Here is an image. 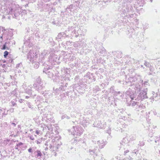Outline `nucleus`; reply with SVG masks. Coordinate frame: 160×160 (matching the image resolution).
<instances>
[{"label": "nucleus", "mask_w": 160, "mask_h": 160, "mask_svg": "<svg viewBox=\"0 0 160 160\" xmlns=\"http://www.w3.org/2000/svg\"><path fill=\"white\" fill-rule=\"evenodd\" d=\"M36 152H37V157L42 156V154L40 151L38 150L36 151Z\"/></svg>", "instance_id": "obj_1"}, {"label": "nucleus", "mask_w": 160, "mask_h": 160, "mask_svg": "<svg viewBox=\"0 0 160 160\" xmlns=\"http://www.w3.org/2000/svg\"><path fill=\"white\" fill-rule=\"evenodd\" d=\"M8 54V51H6L4 53V58H6Z\"/></svg>", "instance_id": "obj_2"}, {"label": "nucleus", "mask_w": 160, "mask_h": 160, "mask_svg": "<svg viewBox=\"0 0 160 160\" xmlns=\"http://www.w3.org/2000/svg\"><path fill=\"white\" fill-rule=\"evenodd\" d=\"M6 49V47L5 44L3 45L2 49L3 50H5Z\"/></svg>", "instance_id": "obj_3"}, {"label": "nucleus", "mask_w": 160, "mask_h": 160, "mask_svg": "<svg viewBox=\"0 0 160 160\" xmlns=\"http://www.w3.org/2000/svg\"><path fill=\"white\" fill-rule=\"evenodd\" d=\"M40 131L38 130H36V133L37 135H38L40 133Z\"/></svg>", "instance_id": "obj_4"}, {"label": "nucleus", "mask_w": 160, "mask_h": 160, "mask_svg": "<svg viewBox=\"0 0 160 160\" xmlns=\"http://www.w3.org/2000/svg\"><path fill=\"white\" fill-rule=\"evenodd\" d=\"M32 149L31 148H29V149H28V151L30 152H32Z\"/></svg>", "instance_id": "obj_5"}, {"label": "nucleus", "mask_w": 160, "mask_h": 160, "mask_svg": "<svg viewBox=\"0 0 160 160\" xmlns=\"http://www.w3.org/2000/svg\"><path fill=\"white\" fill-rule=\"evenodd\" d=\"M149 64L148 63V62H145V63H144V65L145 66H147Z\"/></svg>", "instance_id": "obj_6"}, {"label": "nucleus", "mask_w": 160, "mask_h": 160, "mask_svg": "<svg viewBox=\"0 0 160 160\" xmlns=\"http://www.w3.org/2000/svg\"><path fill=\"white\" fill-rule=\"evenodd\" d=\"M129 150H126V151H125L124 152H125V153H127V152H129Z\"/></svg>", "instance_id": "obj_7"}, {"label": "nucleus", "mask_w": 160, "mask_h": 160, "mask_svg": "<svg viewBox=\"0 0 160 160\" xmlns=\"http://www.w3.org/2000/svg\"><path fill=\"white\" fill-rule=\"evenodd\" d=\"M12 124L13 125H14V126H15V125H16V124H15V123H14L12 122Z\"/></svg>", "instance_id": "obj_8"}, {"label": "nucleus", "mask_w": 160, "mask_h": 160, "mask_svg": "<svg viewBox=\"0 0 160 160\" xmlns=\"http://www.w3.org/2000/svg\"><path fill=\"white\" fill-rule=\"evenodd\" d=\"M66 117V116H64L62 117V119H63Z\"/></svg>", "instance_id": "obj_9"}, {"label": "nucleus", "mask_w": 160, "mask_h": 160, "mask_svg": "<svg viewBox=\"0 0 160 160\" xmlns=\"http://www.w3.org/2000/svg\"><path fill=\"white\" fill-rule=\"evenodd\" d=\"M29 98V97H28V96H27L26 97V98Z\"/></svg>", "instance_id": "obj_10"}, {"label": "nucleus", "mask_w": 160, "mask_h": 160, "mask_svg": "<svg viewBox=\"0 0 160 160\" xmlns=\"http://www.w3.org/2000/svg\"><path fill=\"white\" fill-rule=\"evenodd\" d=\"M67 116V118L68 119H69V117H68V116Z\"/></svg>", "instance_id": "obj_11"}, {"label": "nucleus", "mask_w": 160, "mask_h": 160, "mask_svg": "<svg viewBox=\"0 0 160 160\" xmlns=\"http://www.w3.org/2000/svg\"><path fill=\"white\" fill-rule=\"evenodd\" d=\"M93 153H94V151H91Z\"/></svg>", "instance_id": "obj_12"}, {"label": "nucleus", "mask_w": 160, "mask_h": 160, "mask_svg": "<svg viewBox=\"0 0 160 160\" xmlns=\"http://www.w3.org/2000/svg\"><path fill=\"white\" fill-rule=\"evenodd\" d=\"M155 142H157V141H155Z\"/></svg>", "instance_id": "obj_13"}, {"label": "nucleus", "mask_w": 160, "mask_h": 160, "mask_svg": "<svg viewBox=\"0 0 160 160\" xmlns=\"http://www.w3.org/2000/svg\"><path fill=\"white\" fill-rule=\"evenodd\" d=\"M159 69H160V68H158Z\"/></svg>", "instance_id": "obj_14"}]
</instances>
